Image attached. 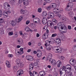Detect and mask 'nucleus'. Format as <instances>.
Masks as SVG:
<instances>
[{
    "label": "nucleus",
    "instance_id": "1",
    "mask_svg": "<svg viewBox=\"0 0 76 76\" xmlns=\"http://www.w3.org/2000/svg\"><path fill=\"white\" fill-rule=\"evenodd\" d=\"M64 38V36H61L60 38L56 39V41L55 42L56 45L57 46H60L61 43V39L63 40Z\"/></svg>",
    "mask_w": 76,
    "mask_h": 76
},
{
    "label": "nucleus",
    "instance_id": "2",
    "mask_svg": "<svg viewBox=\"0 0 76 76\" xmlns=\"http://www.w3.org/2000/svg\"><path fill=\"white\" fill-rule=\"evenodd\" d=\"M67 6L65 9L66 11H70L72 10V7H73V4L72 2H70L67 3Z\"/></svg>",
    "mask_w": 76,
    "mask_h": 76
},
{
    "label": "nucleus",
    "instance_id": "3",
    "mask_svg": "<svg viewBox=\"0 0 76 76\" xmlns=\"http://www.w3.org/2000/svg\"><path fill=\"white\" fill-rule=\"evenodd\" d=\"M18 60L19 61L17 62V63H16V65L17 66H18V67H20L21 68H22L23 67V63L22 62H20L19 61V59H18Z\"/></svg>",
    "mask_w": 76,
    "mask_h": 76
},
{
    "label": "nucleus",
    "instance_id": "4",
    "mask_svg": "<svg viewBox=\"0 0 76 76\" xmlns=\"http://www.w3.org/2000/svg\"><path fill=\"white\" fill-rule=\"evenodd\" d=\"M48 15L49 17L50 18L52 19L54 18L55 17V15L53 12H49L48 13Z\"/></svg>",
    "mask_w": 76,
    "mask_h": 76
},
{
    "label": "nucleus",
    "instance_id": "5",
    "mask_svg": "<svg viewBox=\"0 0 76 76\" xmlns=\"http://www.w3.org/2000/svg\"><path fill=\"white\" fill-rule=\"evenodd\" d=\"M42 38L44 40H46L48 37V33H45L42 36Z\"/></svg>",
    "mask_w": 76,
    "mask_h": 76
},
{
    "label": "nucleus",
    "instance_id": "6",
    "mask_svg": "<svg viewBox=\"0 0 76 76\" xmlns=\"http://www.w3.org/2000/svg\"><path fill=\"white\" fill-rule=\"evenodd\" d=\"M10 8V5L7 3H5L4 6V8L5 10H9V9Z\"/></svg>",
    "mask_w": 76,
    "mask_h": 76
},
{
    "label": "nucleus",
    "instance_id": "7",
    "mask_svg": "<svg viewBox=\"0 0 76 76\" xmlns=\"http://www.w3.org/2000/svg\"><path fill=\"white\" fill-rule=\"evenodd\" d=\"M69 63L72 66H74L76 64V62L75 60L71 59L70 60Z\"/></svg>",
    "mask_w": 76,
    "mask_h": 76
},
{
    "label": "nucleus",
    "instance_id": "8",
    "mask_svg": "<svg viewBox=\"0 0 76 76\" xmlns=\"http://www.w3.org/2000/svg\"><path fill=\"white\" fill-rule=\"evenodd\" d=\"M26 58L28 60H30V61H32L33 60L34 58L31 56H26Z\"/></svg>",
    "mask_w": 76,
    "mask_h": 76
},
{
    "label": "nucleus",
    "instance_id": "9",
    "mask_svg": "<svg viewBox=\"0 0 76 76\" xmlns=\"http://www.w3.org/2000/svg\"><path fill=\"white\" fill-rule=\"evenodd\" d=\"M23 72L22 70H18L17 72V76H21V75L23 74Z\"/></svg>",
    "mask_w": 76,
    "mask_h": 76
},
{
    "label": "nucleus",
    "instance_id": "10",
    "mask_svg": "<svg viewBox=\"0 0 76 76\" xmlns=\"http://www.w3.org/2000/svg\"><path fill=\"white\" fill-rule=\"evenodd\" d=\"M42 22L44 25L46 24L47 22V19L45 17H44L42 19Z\"/></svg>",
    "mask_w": 76,
    "mask_h": 76
},
{
    "label": "nucleus",
    "instance_id": "11",
    "mask_svg": "<svg viewBox=\"0 0 76 76\" xmlns=\"http://www.w3.org/2000/svg\"><path fill=\"white\" fill-rule=\"evenodd\" d=\"M11 24L12 26H15V25H16V24H17V21L12 20L11 21Z\"/></svg>",
    "mask_w": 76,
    "mask_h": 76
},
{
    "label": "nucleus",
    "instance_id": "12",
    "mask_svg": "<svg viewBox=\"0 0 76 76\" xmlns=\"http://www.w3.org/2000/svg\"><path fill=\"white\" fill-rule=\"evenodd\" d=\"M37 56L38 57H41V56H42V53H41V50H37Z\"/></svg>",
    "mask_w": 76,
    "mask_h": 76
},
{
    "label": "nucleus",
    "instance_id": "13",
    "mask_svg": "<svg viewBox=\"0 0 76 76\" xmlns=\"http://www.w3.org/2000/svg\"><path fill=\"white\" fill-rule=\"evenodd\" d=\"M62 69H60L59 70V73L60 75V76H64L66 75V73L65 72H63L62 71Z\"/></svg>",
    "mask_w": 76,
    "mask_h": 76
},
{
    "label": "nucleus",
    "instance_id": "14",
    "mask_svg": "<svg viewBox=\"0 0 76 76\" xmlns=\"http://www.w3.org/2000/svg\"><path fill=\"white\" fill-rule=\"evenodd\" d=\"M58 67H60L61 64V62L60 61H58L56 63Z\"/></svg>",
    "mask_w": 76,
    "mask_h": 76
},
{
    "label": "nucleus",
    "instance_id": "15",
    "mask_svg": "<svg viewBox=\"0 0 76 76\" xmlns=\"http://www.w3.org/2000/svg\"><path fill=\"white\" fill-rule=\"evenodd\" d=\"M6 64L7 67L8 68H10V64L9 62L8 61H6Z\"/></svg>",
    "mask_w": 76,
    "mask_h": 76
},
{
    "label": "nucleus",
    "instance_id": "16",
    "mask_svg": "<svg viewBox=\"0 0 76 76\" xmlns=\"http://www.w3.org/2000/svg\"><path fill=\"white\" fill-rule=\"evenodd\" d=\"M71 70H72V68H71H71L66 69V70L65 71V73H70V72H71Z\"/></svg>",
    "mask_w": 76,
    "mask_h": 76
},
{
    "label": "nucleus",
    "instance_id": "17",
    "mask_svg": "<svg viewBox=\"0 0 76 76\" xmlns=\"http://www.w3.org/2000/svg\"><path fill=\"white\" fill-rule=\"evenodd\" d=\"M40 75L41 76H44L45 75V72L44 71H41L39 73Z\"/></svg>",
    "mask_w": 76,
    "mask_h": 76
},
{
    "label": "nucleus",
    "instance_id": "18",
    "mask_svg": "<svg viewBox=\"0 0 76 76\" xmlns=\"http://www.w3.org/2000/svg\"><path fill=\"white\" fill-rule=\"evenodd\" d=\"M28 0H23V4L24 5H26V4H28Z\"/></svg>",
    "mask_w": 76,
    "mask_h": 76
},
{
    "label": "nucleus",
    "instance_id": "19",
    "mask_svg": "<svg viewBox=\"0 0 76 76\" xmlns=\"http://www.w3.org/2000/svg\"><path fill=\"white\" fill-rule=\"evenodd\" d=\"M29 69L30 70H32L34 68V65H33V64H31L29 65Z\"/></svg>",
    "mask_w": 76,
    "mask_h": 76
},
{
    "label": "nucleus",
    "instance_id": "20",
    "mask_svg": "<svg viewBox=\"0 0 76 76\" xmlns=\"http://www.w3.org/2000/svg\"><path fill=\"white\" fill-rule=\"evenodd\" d=\"M25 31H26L27 32H28L29 31H32V30L30 29V28L28 27H26L25 28Z\"/></svg>",
    "mask_w": 76,
    "mask_h": 76
},
{
    "label": "nucleus",
    "instance_id": "21",
    "mask_svg": "<svg viewBox=\"0 0 76 76\" xmlns=\"http://www.w3.org/2000/svg\"><path fill=\"white\" fill-rule=\"evenodd\" d=\"M52 4H50L52 7V8H56V3H53Z\"/></svg>",
    "mask_w": 76,
    "mask_h": 76
},
{
    "label": "nucleus",
    "instance_id": "22",
    "mask_svg": "<svg viewBox=\"0 0 76 76\" xmlns=\"http://www.w3.org/2000/svg\"><path fill=\"white\" fill-rule=\"evenodd\" d=\"M65 29H63V30L61 31V30H60V32H61V33H66V32L67 31V29H66V28L65 27Z\"/></svg>",
    "mask_w": 76,
    "mask_h": 76
},
{
    "label": "nucleus",
    "instance_id": "23",
    "mask_svg": "<svg viewBox=\"0 0 76 76\" xmlns=\"http://www.w3.org/2000/svg\"><path fill=\"white\" fill-rule=\"evenodd\" d=\"M20 51H21V52H20V53L19 54H20V55H21V54H22L23 53V48H21L20 49Z\"/></svg>",
    "mask_w": 76,
    "mask_h": 76
},
{
    "label": "nucleus",
    "instance_id": "24",
    "mask_svg": "<svg viewBox=\"0 0 76 76\" xmlns=\"http://www.w3.org/2000/svg\"><path fill=\"white\" fill-rule=\"evenodd\" d=\"M51 63L53 65H54L56 64V61L54 60H52V61H51Z\"/></svg>",
    "mask_w": 76,
    "mask_h": 76
},
{
    "label": "nucleus",
    "instance_id": "25",
    "mask_svg": "<svg viewBox=\"0 0 76 76\" xmlns=\"http://www.w3.org/2000/svg\"><path fill=\"white\" fill-rule=\"evenodd\" d=\"M68 14L70 16H72L73 15V12L72 11H70L68 12Z\"/></svg>",
    "mask_w": 76,
    "mask_h": 76
},
{
    "label": "nucleus",
    "instance_id": "26",
    "mask_svg": "<svg viewBox=\"0 0 76 76\" xmlns=\"http://www.w3.org/2000/svg\"><path fill=\"white\" fill-rule=\"evenodd\" d=\"M51 41H49L48 40H46L45 41V43L48 45H49L50 44V42H51Z\"/></svg>",
    "mask_w": 76,
    "mask_h": 76
},
{
    "label": "nucleus",
    "instance_id": "27",
    "mask_svg": "<svg viewBox=\"0 0 76 76\" xmlns=\"http://www.w3.org/2000/svg\"><path fill=\"white\" fill-rule=\"evenodd\" d=\"M13 70L15 72H16V71L18 70V68H17V67L15 66H14L13 67Z\"/></svg>",
    "mask_w": 76,
    "mask_h": 76
},
{
    "label": "nucleus",
    "instance_id": "28",
    "mask_svg": "<svg viewBox=\"0 0 76 76\" xmlns=\"http://www.w3.org/2000/svg\"><path fill=\"white\" fill-rule=\"evenodd\" d=\"M61 24H60V23H58L57 25V27H58V29H61Z\"/></svg>",
    "mask_w": 76,
    "mask_h": 76
},
{
    "label": "nucleus",
    "instance_id": "29",
    "mask_svg": "<svg viewBox=\"0 0 76 76\" xmlns=\"http://www.w3.org/2000/svg\"><path fill=\"white\" fill-rule=\"evenodd\" d=\"M64 25V26H61V29H62V30H63V29H65V28H66V29H67V28H66V27Z\"/></svg>",
    "mask_w": 76,
    "mask_h": 76
},
{
    "label": "nucleus",
    "instance_id": "30",
    "mask_svg": "<svg viewBox=\"0 0 76 76\" xmlns=\"http://www.w3.org/2000/svg\"><path fill=\"white\" fill-rule=\"evenodd\" d=\"M4 30L3 29H0V34L1 35L4 34Z\"/></svg>",
    "mask_w": 76,
    "mask_h": 76
},
{
    "label": "nucleus",
    "instance_id": "31",
    "mask_svg": "<svg viewBox=\"0 0 76 76\" xmlns=\"http://www.w3.org/2000/svg\"><path fill=\"white\" fill-rule=\"evenodd\" d=\"M52 54L51 53H49L48 55V57L49 58H52Z\"/></svg>",
    "mask_w": 76,
    "mask_h": 76
},
{
    "label": "nucleus",
    "instance_id": "32",
    "mask_svg": "<svg viewBox=\"0 0 76 76\" xmlns=\"http://www.w3.org/2000/svg\"><path fill=\"white\" fill-rule=\"evenodd\" d=\"M71 67V66L70 65H67L65 66V69H67Z\"/></svg>",
    "mask_w": 76,
    "mask_h": 76
},
{
    "label": "nucleus",
    "instance_id": "33",
    "mask_svg": "<svg viewBox=\"0 0 76 76\" xmlns=\"http://www.w3.org/2000/svg\"><path fill=\"white\" fill-rule=\"evenodd\" d=\"M33 66H36L37 67H38V64L37 62H35L33 64Z\"/></svg>",
    "mask_w": 76,
    "mask_h": 76
},
{
    "label": "nucleus",
    "instance_id": "34",
    "mask_svg": "<svg viewBox=\"0 0 76 76\" xmlns=\"http://www.w3.org/2000/svg\"><path fill=\"white\" fill-rule=\"evenodd\" d=\"M52 7H51V5H50L49 6H48V7L47 8V10H50V9H51Z\"/></svg>",
    "mask_w": 76,
    "mask_h": 76
},
{
    "label": "nucleus",
    "instance_id": "35",
    "mask_svg": "<svg viewBox=\"0 0 76 76\" xmlns=\"http://www.w3.org/2000/svg\"><path fill=\"white\" fill-rule=\"evenodd\" d=\"M4 19L2 18L0 19V23H4Z\"/></svg>",
    "mask_w": 76,
    "mask_h": 76
},
{
    "label": "nucleus",
    "instance_id": "36",
    "mask_svg": "<svg viewBox=\"0 0 76 76\" xmlns=\"http://www.w3.org/2000/svg\"><path fill=\"white\" fill-rule=\"evenodd\" d=\"M44 1H46L47 3H51V1H52V0H44Z\"/></svg>",
    "mask_w": 76,
    "mask_h": 76
},
{
    "label": "nucleus",
    "instance_id": "37",
    "mask_svg": "<svg viewBox=\"0 0 76 76\" xmlns=\"http://www.w3.org/2000/svg\"><path fill=\"white\" fill-rule=\"evenodd\" d=\"M20 18H16V21L18 23H19V22H20Z\"/></svg>",
    "mask_w": 76,
    "mask_h": 76
},
{
    "label": "nucleus",
    "instance_id": "38",
    "mask_svg": "<svg viewBox=\"0 0 76 76\" xmlns=\"http://www.w3.org/2000/svg\"><path fill=\"white\" fill-rule=\"evenodd\" d=\"M42 10V9L41 8H39L38 10V12L39 13H41Z\"/></svg>",
    "mask_w": 76,
    "mask_h": 76
},
{
    "label": "nucleus",
    "instance_id": "39",
    "mask_svg": "<svg viewBox=\"0 0 76 76\" xmlns=\"http://www.w3.org/2000/svg\"><path fill=\"white\" fill-rule=\"evenodd\" d=\"M43 13L44 15L45 16H47V12L46 11H44L43 12Z\"/></svg>",
    "mask_w": 76,
    "mask_h": 76
},
{
    "label": "nucleus",
    "instance_id": "40",
    "mask_svg": "<svg viewBox=\"0 0 76 76\" xmlns=\"http://www.w3.org/2000/svg\"><path fill=\"white\" fill-rule=\"evenodd\" d=\"M73 50L74 51H76V45L73 46Z\"/></svg>",
    "mask_w": 76,
    "mask_h": 76
},
{
    "label": "nucleus",
    "instance_id": "41",
    "mask_svg": "<svg viewBox=\"0 0 76 76\" xmlns=\"http://www.w3.org/2000/svg\"><path fill=\"white\" fill-rule=\"evenodd\" d=\"M56 36H57V34H53L52 35V37H56Z\"/></svg>",
    "mask_w": 76,
    "mask_h": 76
},
{
    "label": "nucleus",
    "instance_id": "42",
    "mask_svg": "<svg viewBox=\"0 0 76 76\" xmlns=\"http://www.w3.org/2000/svg\"><path fill=\"white\" fill-rule=\"evenodd\" d=\"M8 34L9 35L11 36V35H12L13 34V32H9Z\"/></svg>",
    "mask_w": 76,
    "mask_h": 76
},
{
    "label": "nucleus",
    "instance_id": "43",
    "mask_svg": "<svg viewBox=\"0 0 76 76\" xmlns=\"http://www.w3.org/2000/svg\"><path fill=\"white\" fill-rule=\"evenodd\" d=\"M51 23V21L50 20H49L47 22V25H50V23Z\"/></svg>",
    "mask_w": 76,
    "mask_h": 76
},
{
    "label": "nucleus",
    "instance_id": "44",
    "mask_svg": "<svg viewBox=\"0 0 76 76\" xmlns=\"http://www.w3.org/2000/svg\"><path fill=\"white\" fill-rule=\"evenodd\" d=\"M29 23H30V21L29 20H27L26 21V25H28Z\"/></svg>",
    "mask_w": 76,
    "mask_h": 76
},
{
    "label": "nucleus",
    "instance_id": "45",
    "mask_svg": "<svg viewBox=\"0 0 76 76\" xmlns=\"http://www.w3.org/2000/svg\"><path fill=\"white\" fill-rule=\"evenodd\" d=\"M24 12H25V11L23 10H22L20 11V13L22 14H23Z\"/></svg>",
    "mask_w": 76,
    "mask_h": 76
},
{
    "label": "nucleus",
    "instance_id": "46",
    "mask_svg": "<svg viewBox=\"0 0 76 76\" xmlns=\"http://www.w3.org/2000/svg\"><path fill=\"white\" fill-rule=\"evenodd\" d=\"M56 4V5L57 6H59L60 5V2H58Z\"/></svg>",
    "mask_w": 76,
    "mask_h": 76
},
{
    "label": "nucleus",
    "instance_id": "47",
    "mask_svg": "<svg viewBox=\"0 0 76 76\" xmlns=\"http://www.w3.org/2000/svg\"><path fill=\"white\" fill-rule=\"evenodd\" d=\"M20 21H21V20H22V19H23V17L21 15L20 16Z\"/></svg>",
    "mask_w": 76,
    "mask_h": 76
},
{
    "label": "nucleus",
    "instance_id": "48",
    "mask_svg": "<svg viewBox=\"0 0 76 76\" xmlns=\"http://www.w3.org/2000/svg\"><path fill=\"white\" fill-rule=\"evenodd\" d=\"M39 74H38V73L37 72L33 76H39Z\"/></svg>",
    "mask_w": 76,
    "mask_h": 76
},
{
    "label": "nucleus",
    "instance_id": "49",
    "mask_svg": "<svg viewBox=\"0 0 76 76\" xmlns=\"http://www.w3.org/2000/svg\"><path fill=\"white\" fill-rule=\"evenodd\" d=\"M62 20H65L66 21H67V18H63L62 19Z\"/></svg>",
    "mask_w": 76,
    "mask_h": 76
},
{
    "label": "nucleus",
    "instance_id": "50",
    "mask_svg": "<svg viewBox=\"0 0 76 76\" xmlns=\"http://www.w3.org/2000/svg\"><path fill=\"white\" fill-rule=\"evenodd\" d=\"M60 58L61 60H64V57L63 56H61L60 57Z\"/></svg>",
    "mask_w": 76,
    "mask_h": 76
},
{
    "label": "nucleus",
    "instance_id": "51",
    "mask_svg": "<svg viewBox=\"0 0 76 76\" xmlns=\"http://www.w3.org/2000/svg\"><path fill=\"white\" fill-rule=\"evenodd\" d=\"M68 28L70 30L71 29H72V27L70 26H68Z\"/></svg>",
    "mask_w": 76,
    "mask_h": 76
},
{
    "label": "nucleus",
    "instance_id": "52",
    "mask_svg": "<svg viewBox=\"0 0 76 76\" xmlns=\"http://www.w3.org/2000/svg\"><path fill=\"white\" fill-rule=\"evenodd\" d=\"M37 72H36V71H34L33 72V75H35V74H36V73H37Z\"/></svg>",
    "mask_w": 76,
    "mask_h": 76
},
{
    "label": "nucleus",
    "instance_id": "53",
    "mask_svg": "<svg viewBox=\"0 0 76 76\" xmlns=\"http://www.w3.org/2000/svg\"><path fill=\"white\" fill-rule=\"evenodd\" d=\"M7 10H8L7 11V12L8 13H11V11H10V10H9V9Z\"/></svg>",
    "mask_w": 76,
    "mask_h": 76
},
{
    "label": "nucleus",
    "instance_id": "54",
    "mask_svg": "<svg viewBox=\"0 0 76 76\" xmlns=\"http://www.w3.org/2000/svg\"><path fill=\"white\" fill-rule=\"evenodd\" d=\"M60 69H62V72H63V71H65V73L66 72V70H65V69H63L62 68H61Z\"/></svg>",
    "mask_w": 76,
    "mask_h": 76
},
{
    "label": "nucleus",
    "instance_id": "55",
    "mask_svg": "<svg viewBox=\"0 0 76 76\" xmlns=\"http://www.w3.org/2000/svg\"><path fill=\"white\" fill-rule=\"evenodd\" d=\"M57 15V16H58V17L59 18H60V17H61V15L59 13Z\"/></svg>",
    "mask_w": 76,
    "mask_h": 76
},
{
    "label": "nucleus",
    "instance_id": "56",
    "mask_svg": "<svg viewBox=\"0 0 76 76\" xmlns=\"http://www.w3.org/2000/svg\"><path fill=\"white\" fill-rule=\"evenodd\" d=\"M22 0H19L18 1L19 3H22Z\"/></svg>",
    "mask_w": 76,
    "mask_h": 76
},
{
    "label": "nucleus",
    "instance_id": "57",
    "mask_svg": "<svg viewBox=\"0 0 76 76\" xmlns=\"http://www.w3.org/2000/svg\"><path fill=\"white\" fill-rule=\"evenodd\" d=\"M46 49H47L48 50H51V48H49V46L46 48Z\"/></svg>",
    "mask_w": 76,
    "mask_h": 76
},
{
    "label": "nucleus",
    "instance_id": "58",
    "mask_svg": "<svg viewBox=\"0 0 76 76\" xmlns=\"http://www.w3.org/2000/svg\"><path fill=\"white\" fill-rule=\"evenodd\" d=\"M9 57H12L13 56H12V54H9L8 56Z\"/></svg>",
    "mask_w": 76,
    "mask_h": 76
},
{
    "label": "nucleus",
    "instance_id": "59",
    "mask_svg": "<svg viewBox=\"0 0 76 76\" xmlns=\"http://www.w3.org/2000/svg\"><path fill=\"white\" fill-rule=\"evenodd\" d=\"M33 53L35 54H36L37 53H38V50L37 51V52L35 50L33 52Z\"/></svg>",
    "mask_w": 76,
    "mask_h": 76
},
{
    "label": "nucleus",
    "instance_id": "60",
    "mask_svg": "<svg viewBox=\"0 0 76 76\" xmlns=\"http://www.w3.org/2000/svg\"><path fill=\"white\" fill-rule=\"evenodd\" d=\"M50 27H51V28H52V29H53V28H54V24L51 26H50Z\"/></svg>",
    "mask_w": 76,
    "mask_h": 76
},
{
    "label": "nucleus",
    "instance_id": "61",
    "mask_svg": "<svg viewBox=\"0 0 76 76\" xmlns=\"http://www.w3.org/2000/svg\"><path fill=\"white\" fill-rule=\"evenodd\" d=\"M38 45L39 46H41V42H39L38 43Z\"/></svg>",
    "mask_w": 76,
    "mask_h": 76
},
{
    "label": "nucleus",
    "instance_id": "62",
    "mask_svg": "<svg viewBox=\"0 0 76 76\" xmlns=\"http://www.w3.org/2000/svg\"><path fill=\"white\" fill-rule=\"evenodd\" d=\"M54 12L55 13H56V14H58V12L57 11H54Z\"/></svg>",
    "mask_w": 76,
    "mask_h": 76
},
{
    "label": "nucleus",
    "instance_id": "63",
    "mask_svg": "<svg viewBox=\"0 0 76 76\" xmlns=\"http://www.w3.org/2000/svg\"><path fill=\"white\" fill-rule=\"evenodd\" d=\"M68 76H73V75H72V73H69Z\"/></svg>",
    "mask_w": 76,
    "mask_h": 76
},
{
    "label": "nucleus",
    "instance_id": "64",
    "mask_svg": "<svg viewBox=\"0 0 76 76\" xmlns=\"http://www.w3.org/2000/svg\"><path fill=\"white\" fill-rule=\"evenodd\" d=\"M50 26H51L52 25H54V24L53 23L51 22V23H50Z\"/></svg>",
    "mask_w": 76,
    "mask_h": 76
}]
</instances>
